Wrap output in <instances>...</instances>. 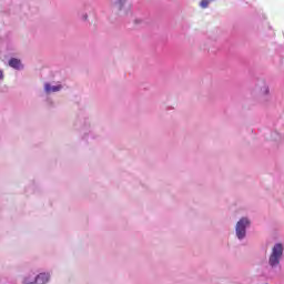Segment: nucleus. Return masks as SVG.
Returning <instances> with one entry per match:
<instances>
[{"label":"nucleus","mask_w":284,"mask_h":284,"mask_svg":"<svg viewBox=\"0 0 284 284\" xmlns=\"http://www.w3.org/2000/svg\"><path fill=\"white\" fill-rule=\"evenodd\" d=\"M283 244L277 243L273 246L272 253L268 258V265L271 267H276L281 263V258H283Z\"/></svg>","instance_id":"f257e3e1"},{"label":"nucleus","mask_w":284,"mask_h":284,"mask_svg":"<svg viewBox=\"0 0 284 284\" xmlns=\"http://www.w3.org/2000/svg\"><path fill=\"white\" fill-rule=\"evenodd\" d=\"M50 282V273H40L34 277L33 282H30L28 277L23 278V284H48Z\"/></svg>","instance_id":"f03ea898"},{"label":"nucleus","mask_w":284,"mask_h":284,"mask_svg":"<svg viewBox=\"0 0 284 284\" xmlns=\"http://www.w3.org/2000/svg\"><path fill=\"white\" fill-rule=\"evenodd\" d=\"M250 225V220L242 217L236 224L237 239H245V229Z\"/></svg>","instance_id":"7ed1b4c3"},{"label":"nucleus","mask_w":284,"mask_h":284,"mask_svg":"<svg viewBox=\"0 0 284 284\" xmlns=\"http://www.w3.org/2000/svg\"><path fill=\"white\" fill-rule=\"evenodd\" d=\"M62 90H63V85L61 84H52L50 82L44 83L45 94H54V92H61Z\"/></svg>","instance_id":"20e7f679"},{"label":"nucleus","mask_w":284,"mask_h":284,"mask_svg":"<svg viewBox=\"0 0 284 284\" xmlns=\"http://www.w3.org/2000/svg\"><path fill=\"white\" fill-rule=\"evenodd\" d=\"M128 3V0H112L111 1V7L113 8V10H125V6Z\"/></svg>","instance_id":"39448f33"},{"label":"nucleus","mask_w":284,"mask_h":284,"mask_svg":"<svg viewBox=\"0 0 284 284\" xmlns=\"http://www.w3.org/2000/svg\"><path fill=\"white\" fill-rule=\"evenodd\" d=\"M81 132L83 133L84 141L88 140V136L92 134V123L85 122L84 125L81 128Z\"/></svg>","instance_id":"423d86ee"},{"label":"nucleus","mask_w":284,"mask_h":284,"mask_svg":"<svg viewBox=\"0 0 284 284\" xmlns=\"http://www.w3.org/2000/svg\"><path fill=\"white\" fill-rule=\"evenodd\" d=\"M9 67L13 68V70H23V63H21V60L17 58H11L9 60Z\"/></svg>","instance_id":"0eeeda50"},{"label":"nucleus","mask_w":284,"mask_h":284,"mask_svg":"<svg viewBox=\"0 0 284 284\" xmlns=\"http://www.w3.org/2000/svg\"><path fill=\"white\" fill-rule=\"evenodd\" d=\"M214 0H202L200 2L201 8H207V6H210V3H213Z\"/></svg>","instance_id":"6e6552de"},{"label":"nucleus","mask_w":284,"mask_h":284,"mask_svg":"<svg viewBox=\"0 0 284 284\" xmlns=\"http://www.w3.org/2000/svg\"><path fill=\"white\" fill-rule=\"evenodd\" d=\"M81 19H82V21H88V13H83V14L81 16Z\"/></svg>","instance_id":"1a4fd4ad"},{"label":"nucleus","mask_w":284,"mask_h":284,"mask_svg":"<svg viewBox=\"0 0 284 284\" xmlns=\"http://www.w3.org/2000/svg\"><path fill=\"white\" fill-rule=\"evenodd\" d=\"M4 75H3V70H0V81H3Z\"/></svg>","instance_id":"9d476101"},{"label":"nucleus","mask_w":284,"mask_h":284,"mask_svg":"<svg viewBox=\"0 0 284 284\" xmlns=\"http://www.w3.org/2000/svg\"><path fill=\"white\" fill-rule=\"evenodd\" d=\"M135 23L141 24V23H143V20L136 19V20H135Z\"/></svg>","instance_id":"9b49d317"},{"label":"nucleus","mask_w":284,"mask_h":284,"mask_svg":"<svg viewBox=\"0 0 284 284\" xmlns=\"http://www.w3.org/2000/svg\"><path fill=\"white\" fill-rule=\"evenodd\" d=\"M24 278H28V281H30V275L29 276H24Z\"/></svg>","instance_id":"f8f14e48"}]
</instances>
